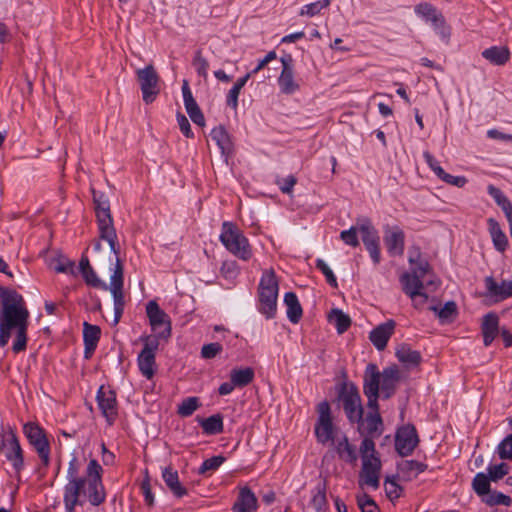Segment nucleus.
I'll use <instances>...</instances> for the list:
<instances>
[{
	"label": "nucleus",
	"instance_id": "nucleus-1",
	"mask_svg": "<svg viewBox=\"0 0 512 512\" xmlns=\"http://www.w3.org/2000/svg\"><path fill=\"white\" fill-rule=\"evenodd\" d=\"M30 313L23 296L14 289L0 286V348L5 347L15 332L12 351L27 348Z\"/></svg>",
	"mask_w": 512,
	"mask_h": 512
},
{
	"label": "nucleus",
	"instance_id": "nucleus-2",
	"mask_svg": "<svg viewBox=\"0 0 512 512\" xmlns=\"http://www.w3.org/2000/svg\"><path fill=\"white\" fill-rule=\"evenodd\" d=\"M79 466L77 458L74 456L68 466L67 484H77L79 489H87V497L91 505L99 506L105 501V490L102 483V466L96 459H91L86 468V477H79Z\"/></svg>",
	"mask_w": 512,
	"mask_h": 512
},
{
	"label": "nucleus",
	"instance_id": "nucleus-3",
	"mask_svg": "<svg viewBox=\"0 0 512 512\" xmlns=\"http://www.w3.org/2000/svg\"><path fill=\"white\" fill-rule=\"evenodd\" d=\"M91 192L99 236L109 243L110 249L114 254H118L120 253V247L117 241V233L113 225L109 200L103 192L96 191L94 188L91 189Z\"/></svg>",
	"mask_w": 512,
	"mask_h": 512
},
{
	"label": "nucleus",
	"instance_id": "nucleus-4",
	"mask_svg": "<svg viewBox=\"0 0 512 512\" xmlns=\"http://www.w3.org/2000/svg\"><path fill=\"white\" fill-rule=\"evenodd\" d=\"M362 459V469L359 473V484L367 485L373 489H378L380 485V473L382 463L375 448V442L371 439H363L360 448Z\"/></svg>",
	"mask_w": 512,
	"mask_h": 512
},
{
	"label": "nucleus",
	"instance_id": "nucleus-5",
	"mask_svg": "<svg viewBox=\"0 0 512 512\" xmlns=\"http://www.w3.org/2000/svg\"><path fill=\"white\" fill-rule=\"evenodd\" d=\"M279 281L273 268L265 270L258 285V311L267 319L277 313Z\"/></svg>",
	"mask_w": 512,
	"mask_h": 512
},
{
	"label": "nucleus",
	"instance_id": "nucleus-6",
	"mask_svg": "<svg viewBox=\"0 0 512 512\" xmlns=\"http://www.w3.org/2000/svg\"><path fill=\"white\" fill-rule=\"evenodd\" d=\"M1 451L11 464L15 477L21 479V472L25 467L24 450L20 444L16 429L11 425H1L0 429Z\"/></svg>",
	"mask_w": 512,
	"mask_h": 512
},
{
	"label": "nucleus",
	"instance_id": "nucleus-7",
	"mask_svg": "<svg viewBox=\"0 0 512 512\" xmlns=\"http://www.w3.org/2000/svg\"><path fill=\"white\" fill-rule=\"evenodd\" d=\"M219 240L235 257L244 261L251 259L253 253L249 240L235 223L229 221L222 223Z\"/></svg>",
	"mask_w": 512,
	"mask_h": 512
},
{
	"label": "nucleus",
	"instance_id": "nucleus-8",
	"mask_svg": "<svg viewBox=\"0 0 512 512\" xmlns=\"http://www.w3.org/2000/svg\"><path fill=\"white\" fill-rule=\"evenodd\" d=\"M337 399L342 403L345 415L351 424L360 421L364 414L358 388L352 382H343L338 390Z\"/></svg>",
	"mask_w": 512,
	"mask_h": 512
},
{
	"label": "nucleus",
	"instance_id": "nucleus-9",
	"mask_svg": "<svg viewBox=\"0 0 512 512\" xmlns=\"http://www.w3.org/2000/svg\"><path fill=\"white\" fill-rule=\"evenodd\" d=\"M146 314L149 319V324L154 335H150L156 338L158 342L164 340L167 342L171 337V319L169 315L160 308L155 300H151L146 305Z\"/></svg>",
	"mask_w": 512,
	"mask_h": 512
},
{
	"label": "nucleus",
	"instance_id": "nucleus-10",
	"mask_svg": "<svg viewBox=\"0 0 512 512\" xmlns=\"http://www.w3.org/2000/svg\"><path fill=\"white\" fill-rule=\"evenodd\" d=\"M140 340L144 346L137 358L138 367L145 378L152 379L156 372V351L160 342L151 336H141Z\"/></svg>",
	"mask_w": 512,
	"mask_h": 512
},
{
	"label": "nucleus",
	"instance_id": "nucleus-11",
	"mask_svg": "<svg viewBox=\"0 0 512 512\" xmlns=\"http://www.w3.org/2000/svg\"><path fill=\"white\" fill-rule=\"evenodd\" d=\"M317 412L319 414L315 424V436L317 441L321 444H326L330 441L333 442L336 428L333 424L329 402H320L317 405Z\"/></svg>",
	"mask_w": 512,
	"mask_h": 512
},
{
	"label": "nucleus",
	"instance_id": "nucleus-12",
	"mask_svg": "<svg viewBox=\"0 0 512 512\" xmlns=\"http://www.w3.org/2000/svg\"><path fill=\"white\" fill-rule=\"evenodd\" d=\"M136 75L142 91L143 101L146 104L154 102L160 92V79L154 66L149 64L142 69H138Z\"/></svg>",
	"mask_w": 512,
	"mask_h": 512
},
{
	"label": "nucleus",
	"instance_id": "nucleus-13",
	"mask_svg": "<svg viewBox=\"0 0 512 512\" xmlns=\"http://www.w3.org/2000/svg\"><path fill=\"white\" fill-rule=\"evenodd\" d=\"M399 280L403 292L412 299L414 307H422L428 300V295L423 291L424 283L423 280L417 276V272H405L400 276Z\"/></svg>",
	"mask_w": 512,
	"mask_h": 512
},
{
	"label": "nucleus",
	"instance_id": "nucleus-14",
	"mask_svg": "<svg viewBox=\"0 0 512 512\" xmlns=\"http://www.w3.org/2000/svg\"><path fill=\"white\" fill-rule=\"evenodd\" d=\"M419 443L416 428L407 424L400 427L395 436V449L402 456H409L413 453Z\"/></svg>",
	"mask_w": 512,
	"mask_h": 512
},
{
	"label": "nucleus",
	"instance_id": "nucleus-15",
	"mask_svg": "<svg viewBox=\"0 0 512 512\" xmlns=\"http://www.w3.org/2000/svg\"><path fill=\"white\" fill-rule=\"evenodd\" d=\"M358 424V432L363 439H371L374 441L382 435L384 430V424L382 417L379 412H367L366 416H362L360 421H356Z\"/></svg>",
	"mask_w": 512,
	"mask_h": 512
},
{
	"label": "nucleus",
	"instance_id": "nucleus-16",
	"mask_svg": "<svg viewBox=\"0 0 512 512\" xmlns=\"http://www.w3.org/2000/svg\"><path fill=\"white\" fill-rule=\"evenodd\" d=\"M97 404L102 415L106 418L109 425H112L117 418V400L113 390H106L101 386L97 392Z\"/></svg>",
	"mask_w": 512,
	"mask_h": 512
},
{
	"label": "nucleus",
	"instance_id": "nucleus-17",
	"mask_svg": "<svg viewBox=\"0 0 512 512\" xmlns=\"http://www.w3.org/2000/svg\"><path fill=\"white\" fill-rule=\"evenodd\" d=\"M282 71L278 78L280 90L284 94H293L299 89V85L294 81L293 58L291 54H285L280 59Z\"/></svg>",
	"mask_w": 512,
	"mask_h": 512
},
{
	"label": "nucleus",
	"instance_id": "nucleus-18",
	"mask_svg": "<svg viewBox=\"0 0 512 512\" xmlns=\"http://www.w3.org/2000/svg\"><path fill=\"white\" fill-rule=\"evenodd\" d=\"M384 244L391 256H401L404 253L405 234L399 226H386L384 229Z\"/></svg>",
	"mask_w": 512,
	"mask_h": 512
},
{
	"label": "nucleus",
	"instance_id": "nucleus-19",
	"mask_svg": "<svg viewBox=\"0 0 512 512\" xmlns=\"http://www.w3.org/2000/svg\"><path fill=\"white\" fill-rule=\"evenodd\" d=\"M396 322L392 319L375 327L369 335V339L377 350L382 351L386 348L390 337L394 333Z\"/></svg>",
	"mask_w": 512,
	"mask_h": 512
},
{
	"label": "nucleus",
	"instance_id": "nucleus-20",
	"mask_svg": "<svg viewBox=\"0 0 512 512\" xmlns=\"http://www.w3.org/2000/svg\"><path fill=\"white\" fill-rule=\"evenodd\" d=\"M399 379V369L396 365L389 366L380 373V389L383 399H389L395 393Z\"/></svg>",
	"mask_w": 512,
	"mask_h": 512
},
{
	"label": "nucleus",
	"instance_id": "nucleus-21",
	"mask_svg": "<svg viewBox=\"0 0 512 512\" xmlns=\"http://www.w3.org/2000/svg\"><path fill=\"white\" fill-rule=\"evenodd\" d=\"M485 287L487 294L494 297L496 300H504L512 297V281L503 280L501 283H497L492 276L485 278Z\"/></svg>",
	"mask_w": 512,
	"mask_h": 512
},
{
	"label": "nucleus",
	"instance_id": "nucleus-22",
	"mask_svg": "<svg viewBox=\"0 0 512 512\" xmlns=\"http://www.w3.org/2000/svg\"><path fill=\"white\" fill-rule=\"evenodd\" d=\"M427 469L425 463L416 460H402L397 464L398 476L403 481H412Z\"/></svg>",
	"mask_w": 512,
	"mask_h": 512
},
{
	"label": "nucleus",
	"instance_id": "nucleus-23",
	"mask_svg": "<svg viewBox=\"0 0 512 512\" xmlns=\"http://www.w3.org/2000/svg\"><path fill=\"white\" fill-rule=\"evenodd\" d=\"M380 372L374 363L367 365L364 373L363 392L367 395H380Z\"/></svg>",
	"mask_w": 512,
	"mask_h": 512
},
{
	"label": "nucleus",
	"instance_id": "nucleus-24",
	"mask_svg": "<svg viewBox=\"0 0 512 512\" xmlns=\"http://www.w3.org/2000/svg\"><path fill=\"white\" fill-rule=\"evenodd\" d=\"M482 335L484 346L488 347L496 338L499 330V317L496 313L490 312L483 317Z\"/></svg>",
	"mask_w": 512,
	"mask_h": 512
},
{
	"label": "nucleus",
	"instance_id": "nucleus-25",
	"mask_svg": "<svg viewBox=\"0 0 512 512\" xmlns=\"http://www.w3.org/2000/svg\"><path fill=\"white\" fill-rule=\"evenodd\" d=\"M162 478L176 498H182L188 494V490L179 481L178 472L171 466H167L162 471Z\"/></svg>",
	"mask_w": 512,
	"mask_h": 512
},
{
	"label": "nucleus",
	"instance_id": "nucleus-26",
	"mask_svg": "<svg viewBox=\"0 0 512 512\" xmlns=\"http://www.w3.org/2000/svg\"><path fill=\"white\" fill-rule=\"evenodd\" d=\"M257 509V498L248 487L240 489L236 502L233 505L235 512H254Z\"/></svg>",
	"mask_w": 512,
	"mask_h": 512
},
{
	"label": "nucleus",
	"instance_id": "nucleus-27",
	"mask_svg": "<svg viewBox=\"0 0 512 512\" xmlns=\"http://www.w3.org/2000/svg\"><path fill=\"white\" fill-rule=\"evenodd\" d=\"M395 355L398 361L404 364L407 368L417 367L422 361L420 352L412 350L411 347L405 343L398 346Z\"/></svg>",
	"mask_w": 512,
	"mask_h": 512
},
{
	"label": "nucleus",
	"instance_id": "nucleus-28",
	"mask_svg": "<svg viewBox=\"0 0 512 512\" xmlns=\"http://www.w3.org/2000/svg\"><path fill=\"white\" fill-rule=\"evenodd\" d=\"M211 139L215 141L222 155L229 157L233 152V143L224 126L219 125L212 129L210 133Z\"/></svg>",
	"mask_w": 512,
	"mask_h": 512
},
{
	"label": "nucleus",
	"instance_id": "nucleus-29",
	"mask_svg": "<svg viewBox=\"0 0 512 512\" xmlns=\"http://www.w3.org/2000/svg\"><path fill=\"white\" fill-rule=\"evenodd\" d=\"M487 225L495 249L499 252H504L508 247V239L501 229L499 222L494 218H488Z\"/></svg>",
	"mask_w": 512,
	"mask_h": 512
},
{
	"label": "nucleus",
	"instance_id": "nucleus-30",
	"mask_svg": "<svg viewBox=\"0 0 512 512\" xmlns=\"http://www.w3.org/2000/svg\"><path fill=\"white\" fill-rule=\"evenodd\" d=\"M284 303L287 306V317L293 324H297L303 315L301 304L294 292H287L284 295Z\"/></svg>",
	"mask_w": 512,
	"mask_h": 512
},
{
	"label": "nucleus",
	"instance_id": "nucleus-31",
	"mask_svg": "<svg viewBox=\"0 0 512 512\" xmlns=\"http://www.w3.org/2000/svg\"><path fill=\"white\" fill-rule=\"evenodd\" d=\"M81 494L87 495V489H79V485L66 484L64 487V504L66 512H74L75 506L82 504L79 501Z\"/></svg>",
	"mask_w": 512,
	"mask_h": 512
},
{
	"label": "nucleus",
	"instance_id": "nucleus-32",
	"mask_svg": "<svg viewBox=\"0 0 512 512\" xmlns=\"http://www.w3.org/2000/svg\"><path fill=\"white\" fill-rule=\"evenodd\" d=\"M483 58L494 65H504L510 58V51L506 46H492L482 52Z\"/></svg>",
	"mask_w": 512,
	"mask_h": 512
},
{
	"label": "nucleus",
	"instance_id": "nucleus-33",
	"mask_svg": "<svg viewBox=\"0 0 512 512\" xmlns=\"http://www.w3.org/2000/svg\"><path fill=\"white\" fill-rule=\"evenodd\" d=\"M198 422L207 435H218L224 431L223 416L220 413L208 418H199Z\"/></svg>",
	"mask_w": 512,
	"mask_h": 512
},
{
	"label": "nucleus",
	"instance_id": "nucleus-34",
	"mask_svg": "<svg viewBox=\"0 0 512 512\" xmlns=\"http://www.w3.org/2000/svg\"><path fill=\"white\" fill-rule=\"evenodd\" d=\"M335 448L336 452L342 460L350 464L356 463L358 459L356 447L350 444L347 436H343V438L337 442Z\"/></svg>",
	"mask_w": 512,
	"mask_h": 512
},
{
	"label": "nucleus",
	"instance_id": "nucleus-35",
	"mask_svg": "<svg viewBox=\"0 0 512 512\" xmlns=\"http://www.w3.org/2000/svg\"><path fill=\"white\" fill-rule=\"evenodd\" d=\"M255 377V372L251 367L245 368H234L230 372V380L234 383L236 387H246L248 386Z\"/></svg>",
	"mask_w": 512,
	"mask_h": 512
},
{
	"label": "nucleus",
	"instance_id": "nucleus-36",
	"mask_svg": "<svg viewBox=\"0 0 512 512\" xmlns=\"http://www.w3.org/2000/svg\"><path fill=\"white\" fill-rule=\"evenodd\" d=\"M430 310L437 314L442 324L452 323L458 315L457 305L454 301L446 302L442 308L431 306Z\"/></svg>",
	"mask_w": 512,
	"mask_h": 512
},
{
	"label": "nucleus",
	"instance_id": "nucleus-37",
	"mask_svg": "<svg viewBox=\"0 0 512 512\" xmlns=\"http://www.w3.org/2000/svg\"><path fill=\"white\" fill-rule=\"evenodd\" d=\"M492 479L488 474L477 473L472 480V488L475 493L481 497H486L490 492V483Z\"/></svg>",
	"mask_w": 512,
	"mask_h": 512
},
{
	"label": "nucleus",
	"instance_id": "nucleus-38",
	"mask_svg": "<svg viewBox=\"0 0 512 512\" xmlns=\"http://www.w3.org/2000/svg\"><path fill=\"white\" fill-rule=\"evenodd\" d=\"M330 321L334 322L339 334L346 332L351 326L350 317L340 309H333L330 313Z\"/></svg>",
	"mask_w": 512,
	"mask_h": 512
},
{
	"label": "nucleus",
	"instance_id": "nucleus-39",
	"mask_svg": "<svg viewBox=\"0 0 512 512\" xmlns=\"http://www.w3.org/2000/svg\"><path fill=\"white\" fill-rule=\"evenodd\" d=\"M361 238L365 247L379 242L377 230L372 226L369 220H365L359 227Z\"/></svg>",
	"mask_w": 512,
	"mask_h": 512
},
{
	"label": "nucleus",
	"instance_id": "nucleus-40",
	"mask_svg": "<svg viewBox=\"0 0 512 512\" xmlns=\"http://www.w3.org/2000/svg\"><path fill=\"white\" fill-rule=\"evenodd\" d=\"M23 433L29 444L47 437L46 431L35 422H27L23 426Z\"/></svg>",
	"mask_w": 512,
	"mask_h": 512
},
{
	"label": "nucleus",
	"instance_id": "nucleus-41",
	"mask_svg": "<svg viewBox=\"0 0 512 512\" xmlns=\"http://www.w3.org/2000/svg\"><path fill=\"white\" fill-rule=\"evenodd\" d=\"M326 489H327L326 480H323L322 482L318 483V485L316 486L317 492L312 498V505L316 509L317 512H323L327 505Z\"/></svg>",
	"mask_w": 512,
	"mask_h": 512
},
{
	"label": "nucleus",
	"instance_id": "nucleus-42",
	"mask_svg": "<svg viewBox=\"0 0 512 512\" xmlns=\"http://www.w3.org/2000/svg\"><path fill=\"white\" fill-rule=\"evenodd\" d=\"M201 406L198 397H188L178 405L177 413L181 417L191 416Z\"/></svg>",
	"mask_w": 512,
	"mask_h": 512
},
{
	"label": "nucleus",
	"instance_id": "nucleus-43",
	"mask_svg": "<svg viewBox=\"0 0 512 512\" xmlns=\"http://www.w3.org/2000/svg\"><path fill=\"white\" fill-rule=\"evenodd\" d=\"M53 269L57 273H70L73 276H76V271L74 268L75 263L69 260L64 255H59L52 259Z\"/></svg>",
	"mask_w": 512,
	"mask_h": 512
},
{
	"label": "nucleus",
	"instance_id": "nucleus-44",
	"mask_svg": "<svg viewBox=\"0 0 512 512\" xmlns=\"http://www.w3.org/2000/svg\"><path fill=\"white\" fill-rule=\"evenodd\" d=\"M114 299V325L118 324L125 306L123 289H111L110 290Z\"/></svg>",
	"mask_w": 512,
	"mask_h": 512
},
{
	"label": "nucleus",
	"instance_id": "nucleus-45",
	"mask_svg": "<svg viewBox=\"0 0 512 512\" xmlns=\"http://www.w3.org/2000/svg\"><path fill=\"white\" fill-rule=\"evenodd\" d=\"M116 256V264H115V269H114V272L111 276V283H110V290L111 289H123V274H124V269H123V264L119 258V253L118 254H115Z\"/></svg>",
	"mask_w": 512,
	"mask_h": 512
},
{
	"label": "nucleus",
	"instance_id": "nucleus-46",
	"mask_svg": "<svg viewBox=\"0 0 512 512\" xmlns=\"http://www.w3.org/2000/svg\"><path fill=\"white\" fill-rule=\"evenodd\" d=\"M415 13L426 21L432 22L433 19L438 16L440 11H438L432 4L423 2L416 5Z\"/></svg>",
	"mask_w": 512,
	"mask_h": 512
},
{
	"label": "nucleus",
	"instance_id": "nucleus-47",
	"mask_svg": "<svg viewBox=\"0 0 512 512\" xmlns=\"http://www.w3.org/2000/svg\"><path fill=\"white\" fill-rule=\"evenodd\" d=\"M330 5V0H319L307 5H304L299 12L300 16L313 17L321 12L322 9Z\"/></svg>",
	"mask_w": 512,
	"mask_h": 512
},
{
	"label": "nucleus",
	"instance_id": "nucleus-48",
	"mask_svg": "<svg viewBox=\"0 0 512 512\" xmlns=\"http://www.w3.org/2000/svg\"><path fill=\"white\" fill-rule=\"evenodd\" d=\"M483 501L488 506H496V505H504V506H510L512 503V500L510 496L505 495L501 492H490L485 498H483Z\"/></svg>",
	"mask_w": 512,
	"mask_h": 512
},
{
	"label": "nucleus",
	"instance_id": "nucleus-49",
	"mask_svg": "<svg viewBox=\"0 0 512 512\" xmlns=\"http://www.w3.org/2000/svg\"><path fill=\"white\" fill-rule=\"evenodd\" d=\"M192 65L199 76L203 77L204 79L207 78L209 63L207 59L203 57L201 50H197L195 52Z\"/></svg>",
	"mask_w": 512,
	"mask_h": 512
},
{
	"label": "nucleus",
	"instance_id": "nucleus-50",
	"mask_svg": "<svg viewBox=\"0 0 512 512\" xmlns=\"http://www.w3.org/2000/svg\"><path fill=\"white\" fill-rule=\"evenodd\" d=\"M101 335V329L97 325L88 322L83 323V340L84 342L98 343Z\"/></svg>",
	"mask_w": 512,
	"mask_h": 512
},
{
	"label": "nucleus",
	"instance_id": "nucleus-51",
	"mask_svg": "<svg viewBox=\"0 0 512 512\" xmlns=\"http://www.w3.org/2000/svg\"><path fill=\"white\" fill-rule=\"evenodd\" d=\"M434 30L443 39H448L451 35V28L447 25L443 14L440 12L436 18L431 22Z\"/></svg>",
	"mask_w": 512,
	"mask_h": 512
},
{
	"label": "nucleus",
	"instance_id": "nucleus-52",
	"mask_svg": "<svg viewBox=\"0 0 512 512\" xmlns=\"http://www.w3.org/2000/svg\"><path fill=\"white\" fill-rule=\"evenodd\" d=\"M182 94H183L184 106L187 111V114L190 113L191 111H194L197 108H199L196 100L194 99V97L192 95V92L190 90L189 83L187 80H183Z\"/></svg>",
	"mask_w": 512,
	"mask_h": 512
},
{
	"label": "nucleus",
	"instance_id": "nucleus-53",
	"mask_svg": "<svg viewBox=\"0 0 512 512\" xmlns=\"http://www.w3.org/2000/svg\"><path fill=\"white\" fill-rule=\"evenodd\" d=\"M497 453L501 460H512V434L498 444Z\"/></svg>",
	"mask_w": 512,
	"mask_h": 512
},
{
	"label": "nucleus",
	"instance_id": "nucleus-54",
	"mask_svg": "<svg viewBox=\"0 0 512 512\" xmlns=\"http://www.w3.org/2000/svg\"><path fill=\"white\" fill-rule=\"evenodd\" d=\"M357 504L361 512H380L376 502L367 494L358 495Z\"/></svg>",
	"mask_w": 512,
	"mask_h": 512
},
{
	"label": "nucleus",
	"instance_id": "nucleus-55",
	"mask_svg": "<svg viewBox=\"0 0 512 512\" xmlns=\"http://www.w3.org/2000/svg\"><path fill=\"white\" fill-rule=\"evenodd\" d=\"M225 457L222 455L213 456L203 461L199 468V474H205L208 471L217 470L225 461Z\"/></svg>",
	"mask_w": 512,
	"mask_h": 512
},
{
	"label": "nucleus",
	"instance_id": "nucleus-56",
	"mask_svg": "<svg viewBox=\"0 0 512 512\" xmlns=\"http://www.w3.org/2000/svg\"><path fill=\"white\" fill-rule=\"evenodd\" d=\"M315 266L318 270H320L323 273V275L326 278L327 283L331 287H333V288L338 287L337 279H336L333 271L331 270V268L327 265V263L324 260L317 259L315 262Z\"/></svg>",
	"mask_w": 512,
	"mask_h": 512
},
{
	"label": "nucleus",
	"instance_id": "nucleus-57",
	"mask_svg": "<svg viewBox=\"0 0 512 512\" xmlns=\"http://www.w3.org/2000/svg\"><path fill=\"white\" fill-rule=\"evenodd\" d=\"M509 473L508 464L501 462L500 464L490 465L488 467V475L493 482H497Z\"/></svg>",
	"mask_w": 512,
	"mask_h": 512
},
{
	"label": "nucleus",
	"instance_id": "nucleus-58",
	"mask_svg": "<svg viewBox=\"0 0 512 512\" xmlns=\"http://www.w3.org/2000/svg\"><path fill=\"white\" fill-rule=\"evenodd\" d=\"M385 492L387 497L393 501L401 497L403 488L394 479L387 478L385 481Z\"/></svg>",
	"mask_w": 512,
	"mask_h": 512
},
{
	"label": "nucleus",
	"instance_id": "nucleus-59",
	"mask_svg": "<svg viewBox=\"0 0 512 512\" xmlns=\"http://www.w3.org/2000/svg\"><path fill=\"white\" fill-rule=\"evenodd\" d=\"M81 274L87 285L105 290L108 288L107 285L98 278L93 268H89L88 270L81 272Z\"/></svg>",
	"mask_w": 512,
	"mask_h": 512
},
{
	"label": "nucleus",
	"instance_id": "nucleus-60",
	"mask_svg": "<svg viewBox=\"0 0 512 512\" xmlns=\"http://www.w3.org/2000/svg\"><path fill=\"white\" fill-rule=\"evenodd\" d=\"M341 240L351 246V247H357L359 245L358 235H357V228L352 226L348 230H343L340 233Z\"/></svg>",
	"mask_w": 512,
	"mask_h": 512
},
{
	"label": "nucleus",
	"instance_id": "nucleus-61",
	"mask_svg": "<svg viewBox=\"0 0 512 512\" xmlns=\"http://www.w3.org/2000/svg\"><path fill=\"white\" fill-rule=\"evenodd\" d=\"M222 349V345L218 342L205 344L201 349V356L204 359H212L216 357L222 351Z\"/></svg>",
	"mask_w": 512,
	"mask_h": 512
},
{
	"label": "nucleus",
	"instance_id": "nucleus-62",
	"mask_svg": "<svg viewBox=\"0 0 512 512\" xmlns=\"http://www.w3.org/2000/svg\"><path fill=\"white\" fill-rule=\"evenodd\" d=\"M487 191L500 208L511 202L499 188L492 184L488 186Z\"/></svg>",
	"mask_w": 512,
	"mask_h": 512
},
{
	"label": "nucleus",
	"instance_id": "nucleus-63",
	"mask_svg": "<svg viewBox=\"0 0 512 512\" xmlns=\"http://www.w3.org/2000/svg\"><path fill=\"white\" fill-rule=\"evenodd\" d=\"M487 191L500 208L511 202L499 188L492 184L488 186Z\"/></svg>",
	"mask_w": 512,
	"mask_h": 512
},
{
	"label": "nucleus",
	"instance_id": "nucleus-64",
	"mask_svg": "<svg viewBox=\"0 0 512 512\" xmlns=\"http://www.w3.org/2000/svg\"><path fill=\"white\" fill-rule=\"evenodd\" d=\"M487 191L500 208L511 202L499 188L492 184L488 186Z\"/></svg>",
	"mask_w": 512,
	"mask_h": 512
}]
</instances>
